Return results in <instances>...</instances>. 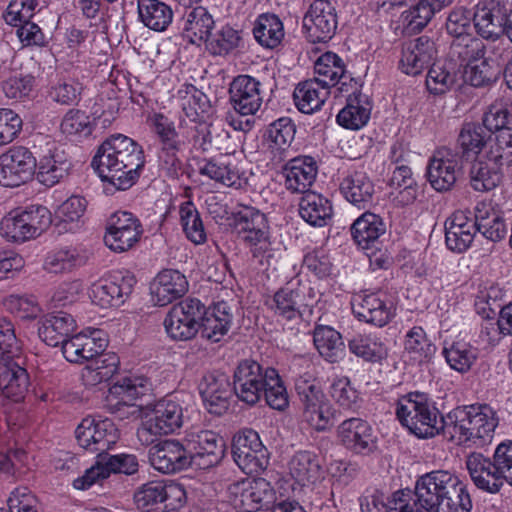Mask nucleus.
I'll list each match as a JSON object with an SVG mask.
<instances>
[{"label":"nucleus","mask_w":512,"mask_h":512,"mask_svg":"<svg viewBox=\"0 0 512 512\" xmlns=\"http://www.w3.org/2000/svg\"><path fill=\"white\" fill-rule=\"evenodd\" d=\"M360 506L362 512H470L472 501L456 475L436 470L420 476L414 491L395 492L388 507L375 497L366 498Z\"/></svg>","instance_id":"1"},{"label":"nucleus","mask_w":512,"mask_h":512,"mask_svg":"<svg viewBox=\"0 0 512 512\" xmlns=\"http://www.w3.org/2000/svg\"><path fill=\"white\" fill-rule=\"evenodd\" d=\"M145 158L142 147L133 139L112 135L97 149L91 166L102 179L118 190L132 187L140 176Z\"/></svg>","instance_id":"2"},{"label":"nucleus","mask_w":512,"mask_h":512,"mask_svg":"<svg viewBox=\"0 0 512 512\" xmlns=\"http://www.w3.org/2000/svg\"><path fill=\"white\" fill-rule=\"evenodd\" d=\"M445 432L459 443L484 446L490 443L498 425L494 412L487 405L457 407L445 417Z\"/></svg>","instance_id":"3"},{"label":"nucleus","mask_w":512,"mask_h":512,"mask_svg":"<svg viewBox=\"0 0 512 512\" xmlns=\"http://www.w3.org/2000/svg\"><path fill=\"white\" fill-rule=\"evenodd\" d=\"M235 229L239 238L250 247L252 257L261 266H268L273 255L265 215L254 208L244 207L235 214Z\"/></svg>","instance_id":"4"},{"label":"nucleus","mask_w":512,"mask_h":512,"mask_svg":"<svg viewBox=\"0 0 512 512\" xmlns=\"http://www.w3.org/2000/svg\"><path fill=\"white\" fill-rule=\"evenodd\" d=\"M183 424V408L172 399L158 401L137 429V437L143 445L153 444L158 437L175 432Z\"/></svg>","instance_id":"5"},{"label":"nucleus","mask_w":512,"mask_h":512,"mask_svg":"<svg viewBox=\"0 0 512 512\" xmlns=\"http://www.w3.org/2000/svg\"><path fill=\"white\" fill-rule=\"evenodd\" d=\"M186 492L177 483L150 481L139 487L134 493V502L144 512L173 511L185 501Z\"/></svg>","instance_id":"6"},{"label":"nucleus","mask_w":512,"mask_h":512,"mask_svg":"<svg viewBox=\"0 0 512 512\" xmlns=\"http://www.w3.org/2000/svg\"><path fill=\"white\" fill-rule=\"evenodd\" d=\"M206 306L197 298H185L173 305L164 319L167 334L174 340L187 341L201 328Z\"/></svg>","instance_id":"7"},{"label":"nucleus","mask_w":512,"mask_h":512,"mask_svg":"<svg viewBox=\"0 0 512 512\" xmlns=\"http://www.w3.org/2000/svg\"><path fill=\"white\" fill-rule=\"evenodd\" d=\"M229 501L235 509L256 512L274 501V490L264 478H246L228 486Z\"/></svg>","instance_id":"8"},{"label":"nucleus","mask_w":512,"mask_h":512,"mask_svg":"<svg viewBox=\"0 0 512 512\" xmlns=\"http://www.w3.org/2000/svg\"><path fill=\"white\" fill-rule=\"evenodd\" d=\"M232 454L236 464L246 474H259L269 464V452L258 433L252 429H245L233 437Z\"/></svg>","instance_id":"9"},{"label":"nucleus","mask_w":512,"mask_h":512,"mask_svg":"<svg viewBox=\"0 0 512 512\" xmlns=\"http://www.w3.org/2000/svg\"><path fill=\"white\" fill-rule=\"evenodd\" d=\"M37 161L24 146H14L0 155V185L19 187L26 184L36 172Z\"/></svg>","instance_id":"10"},{"label":"nucleus","mask_w":512,"mask_h":512,"mask_svg":"<svg viewBox=\"0 0 512 512\" xmlns=\"http://www.w3.org/2000/svg\"><path fill=\"white\" fill-rule=\"evenodd\" d=\"M338 14L328 0H314L303 17V31L311 43H326L336 34Z\"/></svg>","instance_id":"11"},{"label":"nucleus","mask_w":512,"mask_h":512,"mask_svg":"<svg viewBox=\"0 0 512 512\" xmlns=\"http://www.w3.org/2000/svg\"><path fill=\"white\" fill-rule=\"evenodd\" d=\"M138 467L137 458L132 454H98L95 464L83 476L75 479L73 486L78 490H85L108 478L111 473L132 475L138 471Z\"/></svg>","instance_id":"12"},{"label":"nucleus","mask_w":512,"mask_h":512,"mask_svg":"<svg viewBox=\"0 0 512 512\" xmlns=\"http://www.w3.org/2000/svg\"><path fill=\"white\" fill-rule=\"evenodd\" d=\"M463 160L457 150L442 147L436 150L427 167V178L439 192L450 190L461 174Z\"/></svg>","instance_id":"13"},{"label":"nucleus","mask_w":512,"mask_h":512,"mask_svg":"<svg viewBox=\"0 0 512 512\" xmlns=\"http://www.w3.org/2000/svg\"><path fill=\"white\" fill-rule=\"evenodd\" d=\"M266 382V369L254 360L239 363L233 375V391L236 397L253 406L261 399Z\"/></svg>","instance_id":"14"},{"label":"nucleus","mask_w":512,"mask_h":512,"mask_svg":"<svg viewBox=\"0 0 512 512\" xmlns=\"http://www.w3.org/2000/svg\"><path fill=\"white\" fill-rule=\"evenodd\" d=\"M187 451L191 465L208 469L218 464L224 455L221 437L211 430L190 432L187 435Z\"/></svg>","instance_id":"15"},{"label":"nucleus","mask_w":512,"mask_h":512,"mask_svg":"<svg viewBox=\"0 0 512 512\" xmlns=\"http://www.w3.org/2000/svg\"><path fill=\"white\" fill-rule=\"evenodd\" d=\"M509 9L499 0L480 1L473 13L476 32L486 40H497L505 33Z\"/></svg>","instance_id":"16"},{"label":"nucleus","mask_w":512,"mask_h":512,"mask_svg":"<svg viewBox=\"0 0 512 512\" xmlns=\"http://www.w3.org/2000/svg\"><path fill=\"white\" fill-rule=\"evenodd\" d=\"M199 391L209 413L222 415L228 410L232 389L226 374L206 373L199 383Z\"/></svg>","instance_id":"17"},{"label":"nucleus","mask_w":512,"mask_h":512,"mask_svg":"<svg viewBox=\"0 0 512 512\" xmlns=\"http://www.w3.org/2000/svg\"><path fill=\"white\" fill-rule=\"evenodd\" d=\"M151 465L166 474L175 473L191 466L187 447L177 440H164L149 450Z\"/></svg>","instance_id":"18"},{"label":"nucleus","mask_w":512,"mask_h":512,"mask_svg":"<svg viewBox=\"0 0 512 512\" xmlns=\"http://www.w3.org/2000/svg\"><path fill=\"white\" fill-rule=\"evenodd\" d=\"M261 83L249 75H239L232 81L230 101L237 113L242 116L254 115L261 107L263 99Z\"/></svg>","instance_id":"19"},{"label":"nucleus","mask_w":512,"mask_h":512,"mask_svg":"<svg viewBox=\"0 0 512 512\" xmlns=\"http://www.w3.org/2000/svg\"><path fill=\"white\" fill-rule=\"evenodd\" d=\"M351 305L360 321L377 327H384L394 316L392 303H387L380 293L356 295Z\"/></svg>","instance_id":"20"},{"label":"nucleus","mask_w":512,"mask_h":512,"mask_svg":"<svg viewBox=\"0 0 512 512\" xmlns=\"http://www.w3.org/2000/svg\"><path fill=\"white\" fill-rule=\"evenodd\" d=\"M466 466L475 486L491 494L500 492L506 484L504 476L499 474L493 458L473 452L467 456Z\"/></svg>","instance_id":"21"},{"label":"nucleus","mask_w":512,"mask_h":512,"mask_svg":"<svg viewBox=\"0 0 512 512\" xmlns=\"http://www.w3.org/2000/svg\"><path fill=\"white\" fill-rule=\"evenodd\" d=\"M435 55V43L427 36H420L403 48L400 67L408 75H418L432 63Z\"/></svg>","instance_id":"22"},{"label":"nucleus","mask_w":512,"mask_h":512,"mask_svg":"<svg viewBox=\"0 0 512 512\" xmlns=\"http://www.w3.org/2000/svg\"><path fill=\"white\" fill-rule=\"evenodd\" d=\"M136 279L132 275L115 277L114 280L94 284L93 300L102 308L119 307L131 295Z\"/></svg>","instance_id":"23"},{"label":"nucleus","mask_w":512,"mask_h":512,"mask_svg":"<svg viewBox=\"0 0 512 512\" xmlns=\"http://www.w3.org/2000/svg\"><path fill=\"white\" fill-rule=\"evenodd\" d=\"M29 375L13 359H0V396L20 402L28 391Z\"/></svg>","instance_id":"24"},{"label":"nucleus","mask_w":512,"mask_h":512,"mask_svg":"<svg viewBox=\"0 0 512 512\" xmlns=\"http://www.w3.org/2000/svg\"><path fill=\"white\" fill-rule=\"evenodd\" d=\"M342 443L356 453H369L375 449L372 429L367 422L359 418H348L338 427Z\"/></svg>","instance_id":"25"},{"label":"nucleus","mask_w":512,"mask_h":512,"mask_svg":"<svg viewBox=\"0 0 512 512\" xmlns=\"http://www.w3.org/2000/svg\"><path fill=\"white\" fill-rule=\"evenodd\" d=\"M188 289L186 277L178 270L161 271L152 288L155 305L166 306L175 299L183 296Z\"/></svg>","instance_id":"26"},{"label":"nucleus","mask_w":512,"mask_h":512,"mask_svg":"<svg viewBox=\"0 0 512 512\" xmlns=\"http://www.w3.org/2000/svg\"><path fill=\"white\" fill-rule=\"evenodd\" d=\"M340 191L353 206L367 209L373 203L375 188L365 172L355 171L342 180Z\"/></svg>","instance_id":"27"},{"label":"nucleus","mask_w":512,"mask_h":512,"mask_svg":"<svg viewBox=\"0 0 512 512\" xmlns=\"http://www.w3.org/2000/svg\"><path fill=\"white\" fill-rule=\"evenodd\" d=\"M232 314L228 303L222 301L206 308L205 315L200 319L201 337L211 342H219L229 331Z\"/></svg>","instance_id":"28"},{"label":"nucleus","mask_w":512,"mask_h":512,"mask_svg":"<svg viewBox=\"0 0 512 512\" xmlns=\"http://www.w3.org/2000/svg\"><path fill=\"white\" fill-rule=\"evenodd\" d=\"M286 188L296 193H308L314 183L317 167L312 157L291 159L284 167Z\"/></svg>","instance_id":"29"},{"label":"nucleus","mask_w":512,"mask_h":512,"mask_svg":"<svg viewBox=\"0 0 512 512\" xmlns=\"http://www.w3.org/2000/svg\"><path fill=\"white\" fill-rule=\"evenodd\" d=\"M76 329L74 318L66 312L47 315L38 327L40 339L47 345H61Z\"/></svg>","instance_id":"30"},{"label":"nucleus","mask_w":512,"mask_h":512,"mask_svg":"<svg viewBox=\"0 0 512 512\" xmlns=\"http://www.w3.org/2000/svg\"><path fill=\"white\" fill-rule=\"evenodd\" d=\"M71 166L72 164L63 150L58 148L49 150L37 165V179L41 184L52 187L68 175Z\"/></svg>","instance_id":"31"},{"label":"nucleus","mask_w":512,"mask_h":512,"mask_svg":"<svg viewBox=\"0 0 512 512\" xmlns=\"http://www.w3.org/2000/svg\"><path fill=\"white\" fill-rule=\"evenodd\" d=\"M289 472L301 486L315 484L323 478V468L319 457L310 451H298L289 461Z\"/></svg>","instance_id":"32"},{"label":"nucleus","mask_w":512,"mask_h":512,"mask_svg":"<svg viewBox=\"0 0 512 512\" xmlns=\"http://www.w3.org/2000/svg\"><path fill=\"white\" fill-rule=\"evenodd\" d=\"M475 222L476 231L492 242H498L507 235L508 225L502 213L486 203L476 206Z\"/></svg>","instance_id":"33"},{"label":"nucleus","mask_w":512,"mask_h":512,"mask_svg":"<svg viewBox=\"0 0 512 512\" xmlns=\"http://www.w3.org/2000/svg\"><path fill=\"white\" fill-rule=\"evenodd\" d=\"M299 214L308 224L323 227L331 221L333 208L327 198L315 192H308L300 200Z\"/></svg>","instance_id":"34"},{"label":"nucleus","mask_w":512,"mask_h":512,"mask_svg":"<svg viewBox=\"0 0 512 512\" xmlns=\"http://www.w3.org/2000/svg\"><path fill=\"white\" fill-rule=\"evenodd\" d=\"M491 140V135L480 123H465L457 139V150L462 160H469L479 154Z\"/></svg>","instance_id":"35"},{"label":"nucleus","mask_w":512,"mask_h":512,"mask_svg":"<svg viewBox=\"0 0 512 512\" xmlns=\"http://www.w3.org/2000/svg\"><path fill=\"white\" fill-rule=\"evenodd\" d=\"M386 231L382 218L366 211L351 226V234L355 243L362 249L370 248Z\"/></svg>","instance_id":"36"},{"label":"nucleus","mask_w":512,"mask_h":512,"mask_svg":"<svg viewBox=\"0 0 512 512\" xmlns=\"http://www.w3.org/2000/svg\"><path fill=\"white\" fill-rule=\"evenodd\" d=\"M486 46L482 39L472 33L453 38L450 44V58L458 62L460 67L470 66V64L483 59Z\"/></svg>","instance_id":"37"},{"label":"nucleus","mask_w":512,"mask_h":512,"mask_svg":"<svg viewBox=\"0 0 512 512\" xmlns=\"http://www.w3.org/2000/svg\"><path fill=\"white\" fill-rule=\"evenodd\" d=\"M138 14L141 22L149 29L165 31L173 20V10L160 0H138Z\"/></svg>","instance_id":"38"},{"label":"nucleus","mask_w":512,"mask_h":512,"mask_svg":"<svg viewBox=\"0 0 512 512\" xmlns=\"http://www.w3.org/2000/svg\"><path fill=\"white\" fill-rule=\"evenodd\" d=\"M104 348L105 344L101 340L100 343H96L94 338L84 334L73 335L61 344L63 356L71 363H82L93 359Z\"/></svg>","instance_id":"39"},{"label":"nucleus","mask_w":512,"mask_h":512,"mask_svg":"<svg viewBox=\"0 0 512 512\" xmlns=\"http://www.w3.org/2000/svg\"><path fill=\"white\" fill-rule=\"evenodd\" d=\"M253 35L262 47L273 49L284 37L283 23L275 14H261L254 23Z\"/></svg>","instance_id":"40"},{"label":"nucleus","mask_w":512,"mask_h":512,"mask_svg":"<svg viewBox=\"0 0 512 512\" xmlns=\"http://www.w3.org/2000/svg\"><path fill=\"white\" fill-rule=\"evenodd\" d=\"M328 94V88H323L319 82L310 79L296 86L293 98L302 113L311 114L321 107Z\"/></svg>","instance_id":"41"},{"label":"nucleus","mask_w":512,"mask_h":512,"mask_svg":"<svg viewBox=\"0 0 512 512\" xmlns=\"http://www.w3.org/2000/svg\"><path fill=\"white\" fill-rule=\"evenodd\" d=\"M505 164L487 158L476 160L470 168V184L476 191H490L497 187L501 181L500 168Z\"/></svg>","instance_id":"42"},{"label":"nucleus","mask_w":512,"mask_h":512,"mask_svg":"<svg viewBox=\"0 0 512 512\" xmlns=\"http://www.w3.org/2000/svg\"><path fill=\"white\" fill-rule=\"evenodd\" d=\"M314 71L318 75L314 80L323 88L335 86L341 79L347 78L342 59L332 52H326L316 60Z\"/></svg>","instance_id":"43"},{"label":"nucleus","mask_w":512,"mask_h":512,"mask_svg":"<svg viewBox=\"0 0 512 512\" xmlns=\"http://www.w3.org/2000/svg\"><path fill=\"white\" fill-rule=\"evenodd\" d=\"M303 301V291L291 284L279 289L273 297L271 309L274 313L284 319L292 320L301 317L300 304Z\"/></svg>","instance_id":"44"},{"label":"nucleus","mask_w":512,"mask_h":512,"mask_svg":"<svg viewBox=\"0 0 512 512\" xmlns=\"http://www.w3.org/2000/svg\"><path fill=\"white\" fill-rule=\"evenodd\" d=\"M419 398L412 397V393L402 397L397 404L396 415L401 424L409 429L418 438L433 437V430L425 426L423 422L418 423L417 407Z\"/></svg>","instance_id":"45"},{"label":"nucleus","mask_w":512,"mask_h":512,"mask_svg":"<svg viewBox=\"0 0 512 512\" xmlns=\"http://www.w3.org/2000/svg\"><path fill=\"white\" fill-rule=\"evenodd\" d=\"M313 341L316 349L327 361L335 363L344 350L341 334L328 326H317L314 330Z\"/></svg>","instance_id":"46"},{"label":"nucleus","mask_w":512,"mask_h":512,"mask_svg":"<svg viewBox=\"0 0 512 512\" xmlns=\"http://www.w3.org/2000/svg\"><path fill=\"white\" fill-rule=\"evenodd\" d=\"M351 353L368 362H381L388 355V350L381 339L375 335H356L348 342Z\"/></svg>","instance_id":"47"},{"label":"nucleus","mask_w":512,"mask_h":512,"mask_svg":"<svg viewBox=\"0 0 512 512\" xmlns=\"http://www.w3.org/2000/svg\"><path fill=\"white\" fill-rule=\"evenodd\" d=\"M139 388H143L142 385H138L135 380L130 378H123L122 381L116 382L110 389L112 394L121 397V401H118L114 405L113 413L117 414L119 418H124L126 415H138L139 407L135 404H130L128 401L136 400L140 395H143Z\"/></svg>","instance_id":"48"},{"label":"nucleus","mask_w":512,"mask_h":512,"mask_svg":"<svg viewBox=\"0 0 512 512\" xmlns=\"http://www.w3.org/2000/svg\"><path fill=\"white\" fill-rule=\"evenodd\" d=\"M443 355L452 369L465 373L475 363L478 353L477 349L469 343L459 340L452 342L450 345L446 343L443 348Z\"/></svg>","instance_id":"49"},{"label":"nucleus","mask_w":512,"mask_h":512,"mask_svg":"<svg viewBox=\"0 0 512 512\" xmlns=\"http://www.w3.org/2000/svg\"><path fill=\"white\" fill-rule=\"evenodd\" d=\"M214 27V20L208 11L203 7L193 9L188 15L184 30L187 36L191 38V42L207 41L211 36Z\"/></svg>","instance_id":"50"},{"label":"nucleus","mask_w":512,"mask_h":512,"mask_svg":"<svg viewBox=\"0 0 512 512\" xmlns=\"http://www.w3.org/2000/svg\"><path fill=\"white\" fill-rule=\"evenodd\" d=\"M180 219L186 237L194 244H203L207 240L200 213L190 201L180 206Z\"/></svg>","instance_id":"51"},{"label":"nucleus","mask_w":512,"mask_h":512,"mask_svg":"<svg viewBox=\"0 0 512 512\" xmlns=\"http://www.w3.org/2000/svg\"><path fill=\"white\" fill-rule=\"evenodd\" d=\"M512 119V103L499 99L492 103L482 118V126L492 136L500 129L509 128L507 124Z\"/></svg>","instance_id":"52"},{"label":"nucleus","mask_w":512,"mask_h":512,"mask_svg":"<svg viewBox=\"0 0 512 512\" xmlns=\"http://www.w3.org/2000/svg\"><path fill=\"white\" fill-rule=\"evenodd\" d=\"M262 394L266 403L275 410H284L289 404L286 388L274 368H266V382Z\"/></svg>","instance_id":"53"},{"label":"nucleus","mask_w":512,"mask_h":512,"mask_svg":"<svg viewBox=\"0 0 512 512\" xmlns=\"http://www.w3.org/2000/svg\"><path fill=\"white\" fill-rule=\"evenodd\" d=\"M412 397L419 398L417 407L418 423L429 426L433 430V437L441 431L445 433V417H439V411L427 394L413 392Z\"/></svg>","instance_id":"54"},{"label":"nucleus","mask_w":512,"mask_h":512,"mask_svg":"<svg viewBox=\"0 0 512 512\" xmlns=\"http://www.w3.org/2000/svg\"><path fill=\"white\" fill-rule=\"evenodd\" d=\"M454 0H419L417 4L412 6L408 15L409 24L415 28L423 29L435 15L444 7L452 4Z\"/></svg>","instance_id":"55"},{"label":"nucleus","mask_w":512,"mask_h":512,"mask_svg":"<svg viewBox=\"0 0 512 512\" xmlns=\"http://www.w3.org/2000/svg\"><path fill=\"white\" fill-rule=\"evenodd\" d=\"M87 259L86 253H81L76 249H63L48 256L44 266L51 273H63L84 265Z\"/></svg>","instance_id":"56"},{"label":"nucleus","mask_w":512,"mask_h":512,"mask_svg":"<svg viewBox=\"0 0 512 512\" xmlns=\"http://www.w3.org/2000/svg\"><path fill=\"white\" fill-rule=\"evenodd\" d=\"M405 350L419 362L430 359L435 353V346L427 339L422 327L415 326L409 330L405 338Z\"/></svg>","instance_id":"57"},{"label":"nucleus","mask_w":512,"mask_h":512,"mask_svg":"<svg viewBox=\"0 0 512 512\" xmlns=\"http://www.w3.org/2000/svg\"><path fill=\"white\" fill-rule=\"evenodd\" d=\"M200 174L228 187L241 185L240 176L235 167L221 160L212 159L208 161L200 168Z\"/></svg>","instance_id":"58"},{"label":"nucleus","mask_w":512,"mask_h":512,"mask_svg":"<svg viewBox=\"0 0 512 512\" xmlns=\"http://www.w3.org/2000/svg\"><path fill=\"white\" fill-rule=\"evenodd\" d=\"M295 390L299 397L302 413L327 400L320 386L311 376H300L295 382Z\"/></svg>","instance_id":"59"},{"label":"nucleus","mask_w":512,"mask_h":512,"mask_svg":"<svg viewBox=\"0 0 512 512\" xmlns=\"http://www.w3.org/2000/svg\"><path fill=\"white\" fill-rule=\"evenodd\" d=\"M494 138L490 140L487 158L496 163L510 166L512 164V128L500 129L493 133Z\"/></svg>","instance_id":"60"},{"label":"nucleus","mask_w":512,"mask_h":512,"mask_svg":"<svg viewBox=\"0 0 512 512\" xmlns=\"http://www.w3.org/2000/svg\"><path fill=\"white\" fill-rule=\"evenodd\" d=\"M370 118V109L360 105V100L349 98L347 105L338 113L339 125L352 130L363 127Z\"/></svg>","instance_id":"61"},{"label":"nucleus","mask_w":512,"mask_h":512,"mask_svg":"<svg viewBox=\"0 0 512 512\" xmlns=\"http://www.w3.org/2000/svg\"><path fill=\"white\" fill-rule=\"evenodd\" d=\"M240 41L241 36L239 31L226 25L216 33L211 34L206 45L211 54L223 56L229 54L232 50L237 48Z\"/></svg>","instance_id":"62"},{"label":"nucleus","mask_w":512,"mask_h":512,"mask_svg":"<svg viewBox=\"0 0 512 512\" xmlns=\"http://www.w3.org/2000/svg\"><path fill=\"white\" fill-rule=\"evenodd\" d=\"M296 128L292 120L282 117L269 125L268 137L273 143L271 148L276 149L280 154L286 151L294 139Z\"/></svg>","instance_id":"63"},{"label":"nucleus","mask_w":512,"mask_h":512,"mask_svg":"<svg viewBox=\"0 0 512 512\" xmlns=\"http://www.w3.org/2000/svg\"><path fill=\"white\" fill-rule=\"evenodd\" d=\"M0 233L8 241L25 242L33 239L29 235L27 223L23 220L20 210H14L7 214L1 221Z\"/></svg>","instance_id":"64"}]
</instances>
